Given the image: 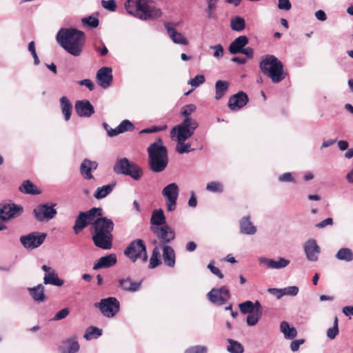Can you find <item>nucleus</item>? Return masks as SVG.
Returning <instances> with one entry per match:
<instances>
[{"label":"nucleus","instance_id":"nucleus-1","mask_svg":"<svg viewBox=\"0 0 353 353\" xmlns=\"http://www.w3.org/2000/svg\"><path fill=\"white\" fill-rule=\"evenodd\" d=\"M56 40L67 52L79 57L83 52L85 35L76 28H61L57 34Z\"/></svg>","mask_w":353,"mask_h":353},{"label":"nucleus","instance_id":"nucleus-2","mask_svg":"<svg viewBox=\"0 0 353 353\" xmlns=\"http://www.w3.org/2000/svg\"><path fill=\"white\" fill-rule=\"evenodd\" d=\"M113 221L106 217H99L92 223L91 233L94 245L103 250H110L112 246Z\"/></svg>","mask_w":353,"mask_h":353},{"label":"nucleus","instance_id":"nucleus-3","mask_svg":"<svg viewBox=\"0 0 353 353\" xmlns=\"http://www.w3.org/2000/svg\"><path fill=\"white\" fill-rule=\"evenodd\" d=\"M152 0H126L124 7L126 12L141 20L157 19L161 17V10L150 5Z\"/></svg>","mask_w":353,"mask_h":353},{"label":"nucleus","instance_id":"nucleus-4","mask_svg":"<svg viewBox=\"0 0 353 353\" xmlns=\"http://www.w3.org/2000/svg\"><path fill=\"white\" fill-rule=\"evenodd\" d=\"M150 170L154 172L163 171L168 163V150L163 145V141L159 138L151 143L147 149Z\"/></svg>","mask_w":353,"mask_h":353},{"label":"nucleus","instance_id":"nucleus-5","mask_svg":"<svg viewBox=\"0 0 353 353\" xmlns=\"http://www.w3.org/2000/svg\"><path fill=\"white\" fill-rule=\"evenodd\" d=\"M259 68L263 74L274 83H280L287 75L283 63L274 55L263 56L259 63Z\"/></svg>","mask_w":353,"mask_h":353},{"label":"nucleus","instance_id":"nucleus-6","mask_svg":"<svg viewBox=\"0 0 353 353\" xmlns=\"http://www.w3.org/2000/svg\"><path fill=\"white\" fill-rule=\"evenodd\" d=\"M113 171L117 174L129 176L135 181H139L143 175L141 168L125 157L117 160Z\"/></svg>","mask_w":353,"mask_h":353},{"label":"nucleus","instance_id":"nucleus-7","mask_svg":"<svg viewBox=\"0 0 353 353\" xmlns=\"http://www.w3.org/2000/svg\"><path fill=\"white\" fill-rule=\"evenodd\" d=\"M123 254L133 263L138 259H141L143 262H146L148 260L145 243L140 239L131 241L124 250Z\"/></svg>","mask_w":353,"mask_h":353},{"label":"nucleus","instance_id":"nucleus-8","mask_svg":"<svg viewBox=\"0 0 353 353\" xmlns=\"http://www.w3.org/2000/svg\"><path fill=\"white\" fill-rule=\"evenodd\" d=\"M198 126L199 123L195 119H184L181 123L172 129L171 136H176L177 141H185L194 134Z\"/></svg>","mask_w":353,"mask_h":353},{"label":"nucleus","instance_id":"nucleus-9","mask_svg":"<svg viewBox=\"0 0 353 353\" xmlns=\"http://www.w3.org/2000/svg\"><path fill=\"white\" fill-rule=\"evenodd\" d=\"M102 216L101 208H92L87 212H80L77 217L73 230L76 234H78L88 225H92L96 216Z\"/></svg>","mask_w":353,"mask_h":353},{"label":"nucleus","instance_id":"nucleus-10","mask_svg":"<svg viewBox=\"0 0 353 353\" xmlns=\"http://www.w3.org/2000/svg\"><path fill=\"white\" fill-rule=\"evenodd\" d=\"M94 306L99 309L104 316L112 318L119 312L120 303L117 298L110 296L101 299Z\"/></svg>","mask_w":353,"mask_h":353},{"label":"nucleus","instance_id":"nucleus-11","mask_svg":"<svg viewBox=\"0 0 353 353\" xmlns=\"http://www.w3.org/2000/svg\"><path fill=\"white\" fill-rule=\"evenodd\" d=\"M165 199V206L168 212H173L176 209L179 188L176 183H171L164 187L161 192Z\"/></svg>","mask_w":353,"mask_h":353},{"label":"nucleus","instance_id":"nucleus-12","mask_svg":"<svg viewBox=\"0 0 353 353\" xmlns=\"http://www.w3.org/2000/svg\"><path fill=\"white\" fill-rule=\"evenodd\" d=\"M23 208L11 201H3L0 204V220L7 221L20 216Z\"/></svg>","mask_w":353,"mask_h":353},{"label":"nucleus","instance_id":"nucleus-13","mask_svg":"<svg viewBox=\"0 0 353 353\" xmlns=\"http://www.w3.org/2000/svg\"><path fill=\"white\" fill-rule=\"evenodd\" d=\"M54 205L55 204L49 205L48 203H43L37 205L33 210V214L35 219L39 222L48 221L52 219L57 214Z\"/></svg>","mask_w":353,"mask_h":353},{"label":"nucleus","instance_id":"nucleus-14","mask_svg":"<svg viewBox=\"0 0 353 353\" xmlns=\"http://www.w3.org/2000/svg\"><path fill=\"white\" fill-rule=\"evenodd\" d=\"M46 233L32 232L20 237V242L28 250H33L39 247L46 238Z\"/></svg>","mask_w":353,"mask_h":353},{"label":"nucleus","instance_id":"nucleus-15","mask_svg":"<svg viewBox=\"0 0 353 353\" xmlns=\"http://www.w3.org/2000/svg\"><path fill=\"white\" fill-rule=\"evenodd\" d=\"M208 300L213 304L222 305L230 299V293L225 286L212 288L207 294Z\"/></svg>","mask_w":353,"mask_h":353},{"label":"nucleus","instance_id":"nucleus-16","mask_svg":"<svg viewBox=\"0 0 353 353\" xmlns=\"http://www.w3.org/2000/svg\"><path fill=\"white\" fill-rule=\"evenodd\" d=\"M248 101L247 94L240 91L229 98L228 107L232 111H238L246 105Z\"/></svg>","mask_w":353,"mask_h":353},{"label":"nucleus","instance_id":"nucleus-17","mask_svg":"<svg viewBox=\"0 0 353 353\" xmlns=\"http://www.w3.org/2000/svg\"><path fill=\"white\" fill-rule=\"evenodd\" d=\"M152 230L156 234L157 237L165 244L170 243L175 238L174 230L168 225L153 228Z\"/></svg>","mask_w":353,"mask_h":353},{"label":"nucleus","instance_id":"nucleus-18","mask_svg":"<svg viewBox=\"0 0 353 353\" xmlns=\"http://www.w3.org/2000/svg\"><path fill=\"white\" fill-rule=\"evenodd\" d=\"M320 252L321 248L314 239H310L305 243L304 252L309 261H317Z\"/></svg>","mask_w":353,"mask_h":353},{"label":"nucleus","instance_id":"nucleus-19","mask_svg":"<svg viewBox=\"0 0 353 353\" xmlns=\"http://www.w3.org/2000/svg\"><path fill=\"white\" fill-rule=\"evenodd\" d=\"M41 269L46 272L43 277V283L45 285L61 287L64 284V281L59 278L57 273L52 268L43 265Z\"/></svg>","mask_w":353,"mask_h":353},{"label":"nucleus","instance_id":"nucleus-20","mask_svg":"<svg viewBox=\"0 0 353 353\" xmlns=\"http://www.w3.org/2000/svg\"><path fill=\"white\" fill-rule=\"evenodd\" d=\"M112 70L111 68L102 67L97 72L96 78L98 84L106 89L110 86L112 81Z\"/></svg>","mask_w":353,"mask_h":353},{"label":"nucleus","instance_id":"nucleus-21","mask_svg":"<svg viewBox=\"0 0 353 353\" xmlns=\"http://www.w3.org/2000/svg\"><path fill=\"white\" fill-rule=\"evenodd\" d=\"M75 110L81 117H90L94 113V106L86 99L77 101L75 103Z\"/></svg>","mask_w":353,"mask_h":353},{"label":"nucleus","instance_id":"nucleus-22","mask_svg":"<svg viewBox=\"0 0 353 353\" xmlns=\"http://www.w3.org/2000/svg\"><path fill=\"white\" fill-rule=\"evenodd\" d=\"M164 26L167 30L169 37L174 43L183 46L188 45V41L182 35L181 33L179 32L175 29L173 24L170 23H165Z\"/></svg>","mask_w":353,"mask_h":353},{"label":"nucleus","instance_id":"nucleus-23","mask_svg":"<svg viewBox=\"0 0 353 353\" xmlns=\"http://www.w3.org/2000/svg\"><path fill=\"white\" fill-rule=\"evenodd\" d=\"M119 287L123 291L135 292L140 290L142 281H133L130 277L121 278L118 280Z\"/></svg>","mask_w":353,"mask_h":353},{"label":"nucleus","instance_id":"nucleus-24","mask_svg":"<svg viewBox=\"0 0 353 353\" xmlns=\"http://www.w3.org/2000/svg\"><path fill=\"white\" fill-rule=\"evenodd\" d=\"M98 163L95 161H90L88 159H85L81 163L80 172L85 179L90 180L94 178L92 174V170H97Z\"/></svg>","mask_w":353,"mask_h":353},{"label":"nucleus","instance_id":"nucleus-25","mask_svg":"<svg viewBox=\"0 0 353 353\" xmlns=\"http://www.w3.org/2000/svg\"><path fill=\"white\" fill-rule=\"evenodd\" d=\"M117 256L114 254H110L108 255L99 258L93 265V270H97L101 268H108L114 266L117 263Z\"/></svg>","mask_w":353,"mask_h":353},{"label":"nucleus","instance_id":"nucleus-26","mask_svg":"<svg viewBox=\"0 0 353 353\" xmlns=\"http://www.w3.org/2000/svg\"><path fill=\"white\" fill-rule=\"evenodd\" d=\"M248 42L249 40L246 36H239L230 43L228 48L229 52L232 54L240 53V52L242 51L243 48L248 43Z\"/></svg>","mask_w":353,"mask_h":353},{"label":"nucleus","instance_id":"nucleus-27","mask_svg":"<svg viewBox=\"0 0 353 353\" xmlns=\"http://www.w3.org/2000/svg\"><path fill=\"white\" fill-rule=\"evenodd\" d=\"M259 262L265 264L272 269H281L288 266L290 263V260L284 258H279L278 261H275L265 257L260 258Z\"/></svg>","mask_w":353,"mask_h":353},{"label":"nucleus","instance_id":"nucleus-28","mask_svg":"<svg viewBox=\"0 0 353 353\" xmlns=\"http://www.w3.org/2000/svg\"><path fill=\"white\" fill-rule=\"evenodd\" d=\"M240 232L243 234L253 235L256 232V228L250 221V216H243L239 221Z\"/></svg>","mask_w":353,"mask_h":353},{"label":"nucleus","instance_id":"nucleus-29","mask_svg":"<svg viewBox=\"0 0 353 353\" xmlns=\"http://www.w3.org/2000/svg\"><path fill=\"white\" fill-rule=\"evenodd\" d=\"M163 259L164 263L170 268H173L175 265V252L174 249L168 245L163 247Z\"/></svg>","mask_w":353,"mask_h":353},{"label":"nucleus","instance_id":"nucleus-30","mask_svg":"<svg viewBox=\"0 0 353 353\" xmlns=\"http://www.w3.org/2000/svg\"><path fill=\"white\" fill-rule=\"evenodd\" d=\"M28 291L34 301L40 303L46 300L45 288L43 284L40 283L34 288H28Z\"/></svg>","mask_w":353,"mask_h":353},{"label":"nucleus","instance_id":"nucleus-31","mask_svg":"<svg viewBox=\"0 0 353 353\" xmlns=\"http://www.w3.org/2000/svg\"><path fill=\"white\" fill-rule=\"evenodd\" d=\"M230 83L226 81L218 80L215 83V95L216 100H220L228 92Z\"/></svg>","mask_w":353,"mask_h":353},{"label":"nucleus","instance_id":"nucleus-32","mask_svg":"<svg viewBox=\"0 0 353 353\" xmlns=\"http://www.w3.org/2000/svg\"><path fill=\"white\" fill-rule=\"evenodd\" d=\"M60 105L61 112L64 116L66 121H69L71 117L72 105L70 100L66 97H61L60 98Z\"/></svg>","mask_w":353,"mask_h":353},{"label":"nucleus","instance_id":"nucleus-33","mask_svg":"<svg viewBox=\"0 0 353 353\" xmlns=\"http://www.w3.org/2000/svg\"><path fill=\"white\" fill-rule=\"evenodd\" d=\"M20 192L27 194L37 195L41 193V191L37 186L29 180L24 181L19 186Z\"/></svg>","mask_w":353,"mask_h":353},{"label":"nucleus","instance_id":"nucleus-34","mask_svg":"<svg viewBox=\"0 0 353 353\" xmlns=\"http://www.w3.org/2000/svg\"><path fill=\"white\" fill-rule=\"evenodd\" d=\"M165 220L166 218L162 209L155 210L152 212L150 218L152 225L161 227L165 225Z\"/></svg>","mask_w":353,"mask_h":353},{"label":"nucleus","instance_id":"nucleus-35","mask_svg":"<svg viewBox=\"0 0 353 353\" xmlns=\"http://www.w3.org/2000/svg\"><path fill=\"white\" fill-rule=\"evenodd\" d=\"M281 332L283 334L284 337L287 339H293L296 337L297 332L295 327H290L286 321H282L280 324Z\"/></svg>","mask_w":353,"mask_h":353},{"label":"nucleus","instance_id":"nucleus-36","mask_svg":"<svg viewBox=\"0 0 353 353\" xmlns=\"http://www.w3.org/2000/svg\"><path fill=\"white\" fill-rule=\"evenodd\" d=\"M115 186L114 183L108 184L99 187L94 193V197L97 199H102L112 192Z\"/></svg>","mask_w":353,"mask_h":353},{"label":"nucleus","instance_id":"nucleus-37","mask_svg":"<svg viewBox=\"0 0 353 353\" xmlns=\"http://www.w3.org/2000/svg\"><path fill=\"white\" fill-rule=\"evenodd\" d=\"M336 258L340 261L351 262L353 261V252L347 248H342L336 254Z\"/></svg>","mask_w":353,"mask_h":353},{"label":"nucleus","instance_id":"nucleus-38","mask_svg":"<svg viewBox=\"0 0 353 353\" xmlns=\"http://www.w3.org/2000/svg\"><path fill=\"white\" fill-rule=\"evenodd\" d=\"M245 19L239 16L232 18L230 21V28L232 30L236 32H241L245 29Z\"/></svg>","mask_w":353,"mask_h":353},{"label":"nucleus","instance_id":"nucleus-39","mask_svg":"<svg viewBox=\"0 0 353 353\" xmlns=\"http://www.w3.org/2000/svg\"><path fill=\"white\" fill-rule=\"evenodd\" d=\"M102 335V330L97 327L90 326L87 328L84 338L87 340H91L92 339H97Z\"/></svg>","mask_w":353,"mask_h":353},{"label":"nucleus","instance_id":"nucleus-40","mask_svg":"<svg viewBox=\"0 0 353 353\" xmlns=\"http://www.w3.org/2000/svg\"><path fill=\"white\" fill-rule=\"evenodd\" d=\"M229 343V345L227 347V350L230 353H243V345L238 341L233 340L232 339H228Z\"/></svg>","mask_w":353,"mask_h":353},{"label":"nucleus","instance_id":"nucleus-41","mask_svg":"<svg viewBox=\"0 0 353 353\" xmlns=\"http://www.w3.org/2000/svg\"><path fill=\"white\" fill-rule=\"evenodd\" d=\"M239 307L241 312L244 314H251L254 311V305L251 301H246L243 303H240L239 305Z\"/></svg>","mask_w":353,"mask_h":353},{"label":"nucleus","instance_id":"nucleus-42","mask_svg":"<svg viewBox=\"0 0 353 353\" xmlns=\"http://www.w3.org/2000/svg\"><path fill=\"white\" fill-rule=\"evenodd\" d=\"M176 150L179 154L188 153L194 150L191 148L190 143H185V141H177Z\"/></svg>","mask_w":353,"mask_h":353},{"label":"nucleus","instance_id":"nucleus-43","mask_svg":"<svg viewBox=\"0 0 353 353\" xmlns=\"http://www.w3.org/2000/svg\"><path fill=\"white\" fill-rule=\"evenodd\" d=\"M118 130L120 133H124L125 132H132L134 129V124L130 121L129 120H123L121 122V123L117 126Z\"/></svg>","mask_w":353,"mask_h":353},{"label":"nucleus","instance_id":"nucleus-44","mask_svg":"<svg viewBox=\"0 0 353 353\" xmlns=\"http://www.w3.org/2000/svg\"><path fill=\"white\" fill-rule=\"evenodd\" d=\"M161 263L160 254L157 248H154L152 252V254L150 259V268H155Z\"/></svg>","mask_w":353,"mask_h":353},{"label":"nucleus","instance_id":"nucleus-45","mask_svg":"<svg viewBox=\"0 0 353 353\" xmlns=\"http://www.w3.org/2000/svg\"><path fill=\"white\" fill-rule=\"evenodd\" d=\"M206 190L211 192L221 193L223 191V185L218 181H212L207 184Z\"/></svg>","mask_w":353,"mask_h":353},{"label":"nucleus","instance_id":"nucleus-46","mask_svg":"<svg viewBox=\"0 0 353 353\" xmlns=\"http://www.w3.org/2000/svg\"><path fill=\"white\" fill-rule=\"evenodd\" d=\"M196 107L194 104L190 103L184 105L181 110V114L185 119H192L190 116L195 112Z\"/></svg>","mask_w":353,"mask_h":353},{"label":"nucleus","instance_id":"nucleus-47","mask_svg":"<svg viewBox=\"0 0 353 353\" xmlns=\"http://www.w3.org/2000/svg\"><path fill=\"white\" fill-rule=\"evenodd\" d=\"M82 22L83 24L92 28H95L99 26V19L92 16L83 18Z\"/></svg>","mask_w":353,"mask_h":353},{"label":"nucleus","instance_id":"nucleus-48","mask_svg":"<svg viewBox=\"0 0 353 353\" xmlns=\"http://www.w3.org/2000/svg\"><path fill=\"white\" fill-rule=\"evenodd\" d=\"M205 82V77L203 74H198L194 78L190 79L188 84L194 88L199 87Z\"/></svg>","mask_w":353,"mask_h":353},{"label":"nucleus","instance_id":"nucleus-49","mask_svg":"<svg viewBox=\"0 0 353 353\" xmlns=\"http://www.w3.org/2000/svg\"><path fill=\"white\" fill-rule=\"evenodd\" d=\"M101 6L103 8L110 12H114L117 9V3L115 0H102Z\"/></svg>","mask_w":353,"mask_h":353},{"label":"nucleus","instance_id":"nucleus-50","mask_svg":"<svg viewBox=\"0 0 353 353\" xmlns=\"http://www.w3.org/2000/svg\"><path fill=\"white\" fill-rule=\"evenodd\" d=\"M260 316H261V315L259 314H257L255 312L249 314V315L247 316V319H246L247 324L249 326L255 325L258 323V321L260 319Z\"/></svg>","mask_w":353,"mask_h":353},{"label":"nucleus","instance_id":"nucleus-51","mask_svg":"<svg viewBox=\"0 0 353 353\" xmlns=\"http://www.w3.org/2000/svg\"><path fill=\"white\" fill-rule=\"evenodd\" d=\"M208 349L205 346L195 345L188 348L185 353H207Z\"/></svg>","mask_w":353,"mask_h":353},{"label":"nucleus","instance_id":"nucleus-52","mask_svg":"<svg viewBox=\"0 0 353 353\" xmlns=\"http://www.w3.org/2000/svg\"><path fill=\"white\" fill-rule=\"evenodd\" d=\"M299 288L297 286H289L283 288V296H294L297 295L299 292Z\"/></svg>","mask_w":353,"mask_h":353},{"label":"nucleus","instance_id":"nucleus-53","mask_svg":"<svg viewBox=\"0 0 353 353\" xmlns=\"http://www.w3.org/2000/svg\"><path fill=\"white\" fill-rule=\"evenodd\" d=\"M79 350V345L77 341H72L69 345L63 351V353H76Z\"/></svg>","mask_w":353,"mask_h":353},{"label":"nucleus","instance_id":"nucleus-54","mask_svg":"<svg viewBox=\"0 0 353 353\" xmlns=\"http://www.w3.org/2000/svg\"><path fill=\"white\" fill-rule=\"evenodd\" d=\"M214 261H211L209 264L208 265V268L210 270V272L216 275L217 277H219V279H223V274H222V272H221V270L215 267L214 265Z\"/></svg>","mask_w":353,"mask_h":353},{"label":"nucleus","instance_id":"nucleus-55","mask_svg":"<svg viewBox=\"0 0 353 353\" xmlns=\"http://www.w3.org/2000/svg\"><path fill=\"white\" fill-rule=\"evenodd\" d=\"M69 313H70V310L68 308L61 309L60 311H59L54 315V316L52 318V320L53 321H59V320L63 319L68 316Z\"/></svg>","mask_w":353,"mask_h":353},{"label":"nucleus","instance_id":"nucleus-56","mask_svg":"<svg viewBox=\"0 0 353 353\" xmlns=\"http://www.w3.org/2000/svg\"><path fill=\"white\" fill-rule=\"evenodd\" d=\"M214 50V57L216 58H221L223 56V48L221 44H218L210 47Z\"/></svg>","mask_w":353,"mask_h":353},{"label":"nucleus","instance_id":"nucleus-57","mask_svg":"<svg viewBox=\"0 0 353 353\" xmlns=\"http://www.w3.org/2000/svg\"><path fill=\"white\" fill-rule=\"evenodd\" d=\"M279 181L281 182H296L294 178L292 176L290 172H285L281 174L279 177Z\"/></svg>","mask_w":353,"mask_h":353},{"label":"nucleus","instance_id":"nucleus-58","mask_svg":"<svg viewBox=\"0 0 353 353\" xmlns=\"http://www.w3.org/2000/svg\"><path fill=\"white\" fill-rule=\"evenodd\" d=\"M278 8L280 10H289L292 5L290 0H279Z\"/></svg>","mask_w":353,"mask_h":353},{"label":"nucleus","instance_id":"nucleus-59","mask_svg":"<svg viewBox=\"0 0 353 353\" xmlns=\"http://www.w3.org/2000/svg\"><path fill=\"white\" fill-rule=\"evenodd\" d=\"M268 292L275 296L277 299L283 296V288H268Z\"/></svg>","mask_w":353,"mask_h":353},{"label":"nucleus","instance_id":"nucleus-60","mask_svg":"<svg viewBox=\"0 0 353 353\" xmlns=\"http://www.w3.org/2000/svg\"><path fill=\"white\" fill-rule=\"evenodd\" d=\"M305 341L303 339L294 340L291 342L290 348L292 352H296L299 350V347L302 345Z\"/></svg>","mask_w":353,"mask_h":353},{"label":"nucleus","instance_id":"nucleus-61","mask_svg":"<svg viewBox=\"0 0 353 353\" xmlns=\"http://www.w3.org/2000/svg\"><path fill=\"white\" fill-rule=\"evenodd\" d=\"M339 328L332 326L327 330V336L330 339H334L339 334Z\"/></svg>","mask_w":353,"mask_h":353},{"label":"nucleus","instance_id":"nucleus-62","mask_svg":"<svg viewBox=\"0 0 353 353\" xmlns=\"http://www.w3.org/2000/svg\"><path fill=\"white\" fill-rule=\"evenodd\" d=\"M333 225V220L332 218H327L322 221L319 222L316 225V227L318 228H323L325 226L327 225Z\"/></svg>","mask_w":353,"mask_h":353},{"label":"nucleus","instance_id":"nucleus-63","mask_svg":"<svg viewBox=\"0 0 353 353\" xmlns=\"http://www.w3.org/2000/svg\"><path fill=\"white\" fill-rule=\"evenodd\" d=\"M79 84L86 86L90 91H92L94 88L93 83L90 79L81 80L79 81Z\"/></svg>","mask_w":353,"mask_h":353},{"label":"nucleus","instance_id":"nucleus-64","mask_svg":"<svg viewBox=\"0 0 353 353\" xmlns=\"http://www.w3.org/2000/svg\"><path fill=\"white\" fill-rule=\"evenodd\" d=\"M315 17L316 18L321 21H325L327 19V16L325 12L322 10H319L315 12Z\"/></svg>","mask_w":353,"mask_h":353}]
</instances>
